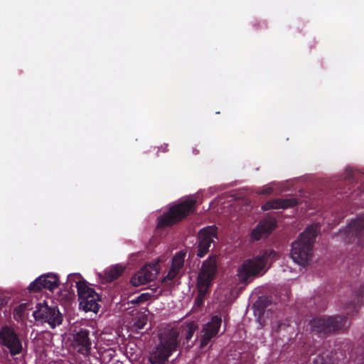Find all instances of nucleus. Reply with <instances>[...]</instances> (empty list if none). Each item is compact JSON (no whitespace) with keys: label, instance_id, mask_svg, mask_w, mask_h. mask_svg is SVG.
I'll return each instance as SVG.
<instances>
[{"label":"nucleus","instance_id":"obj_1","mask_svg":"<svg viewBox=\"0 0 364 364\" xmlns=\"http://www.w3.org/2000/svg\"><path fill=\"white\" fill-rule=\"evenodd\" d=\"M278 258L277 252L272 249L264 250L259 255L245 259L237 269V277L240 284L250 283L255 277L266 272V266Z\"/></svg>","mask_w":364,"mask_h":364},{"label":"nucleus","instance_id":"obj_2","mask_svg":"<svg viewBox=\"0 0 364 364\" xmlns=\"http://www.w3.org/2000/svg\"><path fill=\"white\" fill-rule=\"evenodd\" d=\"M180 333L175 328H168L159 333V343L150 353L149 361L151 364H166L173 352L179 349Z\"/></svg>","mask_w":364,"mask_h":364},{"label":"nucleus","instance_id":"obj_3","mask_svg":"<svg viewBox=\"0 0 364 364\" xmlns=\"http://www.w3.org/2000/svg\"><path fill=\"white\" fill-rule=\"evenodd\" d=\"M319 230L318 224L311 225L291 244V257L298 264L306 266L311 259L314 245Z\"/></svg>","mask_w":364,"mask_h":364},{"label":"nucleus","instance_id":"obj_4","mask_svg":"<svg viewBox=\"0 0 364 364\" xmlns=\"http://www.w3.org/2000/svg\"><path fill=\"white\" fill-rule=\"evenodd\" d=\"M196 200L188 198L171 206L157 219L156 228L164 229L175 225L196 212Z\"/></svg>","mask_w":364,"mask_h":364},{"label":"nucleus","instance_id":"obj_5","mask_svg":"<svg viewBox=\"0 0 364 364\" xmlns=\"http://www.w3.org/2000/svg\"><path fill=\"white\" fill-rule=\"evenodd\" d=\"M217 272V256L212 255L203 262L198 275L196 284L198 295L196 299V301L198 304L203 303L210 287L212 286Z\"/></svg>","mask_w":364,"mask_h":364},{"label":"nucleus","instance_id":"obj_6","mask_svg":"<svg viewBox=\"0 0 364 364\" xmlns=\"http://www.w3.org/2000/svg\"><path fill=\"white\" fill-rule=\"evenodd\" d=\"M346 316H322L314 318L310 321L311 330L319 337H327L331 333L346 328Z\"/></svg>","mask_w":364,"mask_h":364},{"label":"nucleus","instance_id":"obj_7","mask_svg":"<svg viewBox=\"0 0 364 364\" xmlns=\"http://www.w3.org/2000/svg\"><path fill=\"white\" fill-rule=\"evenodd\" d=\"M76 287L80 301V308L85 311H93L97 313L100 306L97 303L100 301V296L94 289L88 287L85 279L76 282Z\"/></svg>","mask_w":364,"mask_h":364},{"label":"nucleus","instance_id":"obj_8","mask_svg":"<svg viewBox=\"0 0 364 364\" xmlns=\"http://www.w3.org/2000/svg\"><path fill=\"white\" fill-rule=\"evenodd\" d=\"M33 316L36 321L48 323L52 328L61 324L63 317L58 307H51L44 303H38Z\"/></svg>","mask_w":364,"mask_h":364},{"label":"nucleus","instance_id":"obj_9","mask_svg":"<svg viewBox=\"0 0 364 364\" xmlns=\"http://www.w3.org/2000/svg\"><path fill=\"white\" fill-rule=\"evenodd\" d=\"M0 346L9 350L12 355H16L22 352L21 341L11 326H3L0 328Z\"/></svg>","mask_w":364,"mask_h":364},{"label":"nucleus","instance_id":"obj_10","mask_svg":"<svg viewBox=\"0 0 364 364\" xmlns=\"http://www.w3.org/2000/svg\"><path fill=\"white\" fill-rule=\"evenodd\" d=\"M218 239V228L215 225L207 226L201 229L198 233L197 255L203 257L210 250L213 243Z\"/></svg>","mask_w":364,"mask_h":364},{"label":"nucleus","instance_id":"obj_11","mask_svg":"<svg viewBox=\"0 0 364 364\" xmlns=\"http://www.w3.org/2000/svg\"><path fill=\"white\" fill-rule=\"evenodd\" d=\"M347 242H353L356 239L358 243H364V213L357 216L347 226L345 230Z\"/></svg>","mask_w":364,"mask_h":364},{"label":"nucleus","instance_id":"obj_12","mask_svg":"<svg viewBox=\"0 0 364 364\" xmlns=\"http://www.w3.org/2000/svg\"><path fill=\"white\" fill-rule=\"evenodd\" d=\"M221 318L218 316H214L211 318L209 322L203 326L200 332V348H204L209 342L218 335L221 326Z\"/></svg>","mask_w":364,"mask_h":364},{"label":"nucleus","instance_id":"obj_13","mask_svg":"<svg viewBox=\"0 0 364 364\" xmlns=\"http://www.w3.org/2000/svg\"><path fill=\"white\" fill-rule=\"evenodd\" d=\"M59 284L58 277L55 274L48 273L38 277L32 282L28 287V289L31 292H38L43 289L52 291L58 287Z\"/></svg>","mask_w":364,"mask_h":364},{"label":"nucleus","instance_id":"obj_14","mask_svg":"<svg viewBox=\"0 0 364 364\" xmlns=\"http://www.w3.org/2000/svg\"><path fill=\"white\" fill-rule=\"evenodd\" d=\"M159 272L156 264H146L131 278V283L134 287L145 284L153 281Z\"/></svg>","mask_w":364,"mask_h":364},{"label":"nucleus","instance_id":"obj_15","mask_svg":"<svg viewBox=\"0 0 364 364\" xmlns=\"http://www.w3.org/2000/svg\"><path fill=\"white\" fill-rule=\"evenodd\" d=\"M91 345L88 330L81 328L73 335V346L77 353L88 355L90 353Z\"/></svg>","mask_w":364,"mask_h":364},{"label":"nucleus","instance_id":"obj_16","mask_svg":"<svg viewBox=\"0 0 364 364\" xmlns=\"http://www.w3.org/2000/svg\"><path fill=\"white\" fill-rule=\"evenodd\" d=\"M276 228L275 221L272 219H264L259 221L252 230L251 237L254 240H259L267 237Z\"/></svg>","mask_w":364,"mask_h":364},{"label":"nucleus","instance_id":"obj_17","mask_svg":"<svg viewBox=\"0 0 364 364\" xmlns=\"http://www.w3.org/2000/svg\"><path fill=\"white\" fill-rule=\"evenodd\" d=\"M299 200L294 197L287 198H277L269 200L262 205L263 210H269L273 209H286L297 205Z\"/></svg>","mask_w":364,"mask_h":364},{"label":"nucleus","instance_id":"obj_18","mask_svg":"<svg viewBox=\"0 0 364 364\" xmlns=\"http://www.w3.org/2000/svg\"><path fill=\"white\" fill-rule=\"evenodd\" d=\"M198 328V326L193 323H189L186 327L183 330L181 336H179V340L181 341V345L182 347L189 349L192 348L196 341L198 340V336L193 341L194 334Z\"/></svg>","mask_w":364,"mask_h":364},{"label":"nucleus","instance_id":"obj_19","mask_svg":"<svg viewBox=\"0 0 364 364\" xmlns=\"http://www.w3.org/2000/svg\"><path fill=\"white\" fill-rule=\"evenodd\" d=\"M124 271V267L120 264L112 266L104 272V278L106 282H112L118 279Z\"/></svg>","mask_w":364,"mask_h":364},{"label":"nucleus","instance_id":"obj_20","mask_svg":"<svg viewBox=\"0 0 364 364\" xmlns=\"http://www.w3.org/2000/svg\"><path fill=\"white\" fill-rule=\"evenodd\" d=\"M186 252L180 251L177 252L172 259L171 267L181 270L183 267Z\"/></svg>","mask_w":364,"mask_h":364},{"label":"nucleus","instance_id":"obj_21","mask_svg":"<svg viewBox=\"0 0 364 364\" xmlns=\"http://www.w3.org/2000/svg\"><path fill=\"white\" fill-rule=\"evenodd\" d=\"M331 363V359L329 358L328 353H319L314 358L312 364H330Z\"/></svg>","mask_w":364,"mask_h":364},{"label":"nucleus","instance_id":"obj_22","mask_svg":"<svg viewBox=\"0 0 364 364\" xmlns=\"http://www.w3.org/2000/svg\"><path fill=\"white\" fill-rule=\"evenodd\" d=\"M152 296V294L150 293H142L135 299H132L129 302L132 304H139L144 303L148 300H149Z\"/></svg>","mask_w":364,"mask_h":364},{"label":"nucleus","instance_id":"obj_23","mask_svg":"<svg viewBox=\"0 0 364 364\" xmlns=\"http://www.w3.org/2000/svg\"><path fill=\"white\" fill-rule=\"evenodd\" d=\"M179 272H180L179 269H176L171 266V268H170L168 274H166V276L164 277V281H166V280L172 281L173 279H174L176 278V277L179 274Z\"/></svg>","mask_w":364,"mask_h":364},{"label":"nucleus","instance_id":"obj_24","mask_svg":"<svg viewBox=\"0 0 364 364\" xmlns=\"http://www.w3.org/2000/svg\"><path fill=\"white\" fill-rule=\"evenodd\" d=\"M10 298L4 294H0V307L6 306Z\"/></svg>","mask_w":364,"mask_h":364},{"label":"nucleus","instance_id":"obj_25","mask_svg":"<svg viewBox=\"0 0 364 364\" xmlns=\"http://www.w3.org/2000/svg\"><path fill=\"white\" fill-rule=\"evenodd\" d=\"M273 192V188L271 187L265 188L258 191L257 193L259 195H269Z\"/></svg>","mask_w":364,"mask_h":364},{"label":"nucleus","instance_id":"obj_26","mask_svg":"<svg viewBox=\"0 0 364 364\" xmlns=\"http://www.w3.org/2000/svg\"><path fill=\"white\" fill-rule=\"evenodd\" d=\"M82 276L80 274H70L68 276V281H72L75 279H81Z\"/></svg>","mask_w":364,"mask_h":364},{"label":"nucleus","instance_id":"obj_27","mask_svg":"<svg viewBox=\"0 0 364 364\" xmlns=\"http://www.w3.org/2000/svg\"><path fill=\"white\" fill-rule=\"evenodd\" d=\"M338 193L343 195L344 197L348 198L350 196V193H348L347 191L342 190L341 188L338 191Z\"/></svg>","mask_w":364,"mask_h":364},{"label":"nucleus","instance_id":"obj_28","mask_svg":"<svg viewBox=\"0 0 364 364\" xmlns=\"http://www.w3.org/2000/svg\"><path fill=\"white\" fill-rule=\"evenodd\" d=\"M352 180H353V177L350 174H348V176L346 177V180L344 183L348 184L349 183H350L352 181Z\"/></svg>","mask_w":364,"mask_h":364},{"label":"nucleus","instance_id":"obj_29","mask_svg":"<svg viewBox=\"0 0 364 364\" xmlns=\"http://www.w3.org/2000/svg\"><path fill=\"white\" fill-rule=\"evenodd\" d=\"M163 151V152H166L168 151V144H164V146H161V147L159 149V150H161Z\"/></svg>","mask_w":364,"mask_h":364},{"label":"nucleus","instance_id":"obj_30","mask_svg":"<svg viewBox=\"0 0 364 364\" xmlns=\"http://www.w3.org/2000/svg\"><path fill=\"white\" fill-rule=\"evenodd\" d=\"M112 364H123V363L118 360L117 363H112Z\"/></svg>","mask_w":364,"mask_h":364},{"label":"nucleus","instance_id":"obj_31","mask_svg":"<svg viewBox=\"0 0 364 364\" xmlns=\"http://www.w3.org/2000/svg\"><path fill=\"white\" fill-rule=\"evenodd\" d=\"M143 326H144V324H141V325H139L138 326L139 328H141L143 327Z\"/></svg>","mask_w":364,"mask_h":364}]
</instances>
